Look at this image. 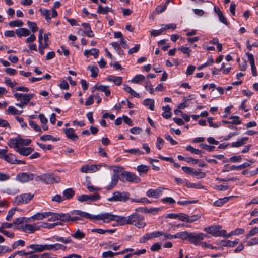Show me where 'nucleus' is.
<instances>
[{"mask_svg":"<svg viewBox=\"0 0 258 258\" xmlns=\"http://www.w3.org/2000/svg\"><path fill=\"white\" fill-rule=\"evenodd\" d=\"M31 142V140L29 139H24L21 138H15L10 139L9 142V146L14 148L16 152L20 155L27 156L30 154L33 149L31 147H25Z\"/></svg>","mask_w":258,"mask_h":258,"instance_id":"obj_1","label":"nucleus"},{"mask_svg":"<svg viewBox=\"0 0 258 258\" xmlns=\"http://www.w3.org/2000/svg\"><path fill=\"white\" fill-rule=\"evenodd\" d=\"M99 220L104 223H109L112 221H116L120 225L129 224L130 217L113 215L109 213H103L99 214Z\"/></svg>","mask_w":258,"mask_h":258,"instance_id":"obj_2","label":"nucleus"},{"mask_svg":"<svg viewBox=\"0 0 258 258\" xmlns=\"http://www.w3.org/2000/svg\"><path fill=\"white\" fill-rule=\"evenodd\" d=\"M14 96L17 101H20V103H16L15 105L23 108L30 102L31 99L34 97V94L15 93Z\"/></svg>","mask_w":258,"mask_h":258,"instance_id":"obj_3","label":"nucleus"},{"mask_svg":"<svg viewBox=\"0 0 258 258\" xmlns=\"http://www.w3.org/2000/svg\"><path fill=\"white\" fill-rule=\"evenodd\" d=\"M129 224L136 226L138 228H142L146 226V224L144 222V217L143 215L134 213L129 216Z\"/></svg>","mask_w":258,"mask_h":258,"instance_id":"obj_4","label":"nucleus"},{"mask_svg":"<svg viewBox=\"0 0 258 258\" xmlns=\"http://www.w3.org/2000/svg\"><path fill=\"white\" fill-rule=\"evenodd\" d=\"M221 228V226L214 225L205 227L204 231L214 237L224 236L226 231L225 230H220Z\"/></svg>","mask_w":258,"mask_h":258,"instance_id":"obj_5","label":"nucleus"},{"mask_svg":"<svg viewBox=\"0 0 258 258\" xmlns=\"http://www.w3.org/2000/svg\"><path fill=\"white\" fill-rule=\"evenodd\" d=\"M207 236L202 233H189L188 239L191 243L195 245H200V241L203 240Z\"/></svg>","mask_w":258,"mask_h":258,"instance_id":"obj_6","label":"nucleus"},{"mask_svg":"<svg viewBox=\"0 0 258 258\" xmlns=\"http://www.w3.org/2000/svg\"><path fill=\"white\" fill-rule=\"evenodd\" d=\"M128 199H129V195L127 192L116 191L113 193L111 197L108 198V201L111 202H125Z\"/></svg>","mask_w":258,"mask_h":258,"instance_id":"obj_7","label":"nucleus"},{"mask_svg":"<svg viewBox=\"0 0 258 258\" xmlns=\"http://www.w3.org/2000/svg\"><path fill=\"white\" fill-rule=\"evenodd\" d=\"M100 198V195L98 193H95L94 194L82 195L79 196L77 199L81 202H92L96 201Z\"/></svg>","mask_w":258,"mask_h":258,"instance_id":"obj_8","label":"nucleus"},{"mask_svg":"<svg viewBox=\"0 0 258 258\" xmlns=\"http://www.w3.org/2000/svg\"><path fill=\"white\" fill-rule=\"evenodd\" d=\"M60 182L59 176L53 173L44 174V183L46 184H52Z\"/></svg>","mask_w":258,"mask_h":258,"instance_id":"obj_9","label":"nucleus"},{"mask_svg":"<svg viewBox=\"0 0 258 258\" xmlns=\"http://www.w3.org/2000/svg\"><path fill=\"white\" fill-rule=\"evenodd\" d=\"M34 195L31 194H24L15 197L14 202L17 205L26 204L32 199Z\"/></svg>","mask_w":258,"mask_h":258,"instance_id":"obj_10","label":"nucleus"},{"mask_svg":"<svg viewBox=\"0 0 258 258\" xmlns=\"http://www.w3.org/2000/svg\"><path fill=\"white\" fill-rule=\"evenodd\" d=\"M34 176L33 173L21 172L17 175L16 180L22 183H25L33 180Z\"/></svg>","mask_w":258,"mask_h":258,"instance_id":"obj_11","label":"nucleus"},{"mask_svg":"<svg viewBox=\"0 0 258 258\" xmlns=\"http://www.w3.org/2000/svg\"><path fill=\"white\" fill-rule=\"evenodd\" d=\"M41 228L40 223H34L33 224H29L25 223L22 227L23 231L26 233H32L35 231L39 230Z\"/></svg>","mask_w":258,"mask_h":258,"instance_id":"obj_12","label":"nucleus"},{"mask_svg":"<svg viewBox=\"0 0 258 258\" xmlns=\"http://www.w3.org/2000/svg\"><path fill=\"white\" fill-rule=\"evenodd\" d=\"M71 214L72 215H77V216L82 217H85L87 219H91V220H99V218L98 216H99V214L97 215H91L89 213H88L85 212H83L80 210H74L71 212Z\"/></svg>","mask_w":258,"mask_h":258,"instance_id":"obj_13","label":"nucleus"},{"mask_svg":"<svg viewBox=\"0 0 258 258\" xmlns=\"http://www.w3.org/2000/svg\"><path fill=\"white\" fill-rule=\"evenodd\" d=\"M121 175L128 182L139 183L141 181V179L134 173L124 171Z\"/></svg>","mask_w":258,"mask_h":258,"instance_id":"obj_14","label":"nucleus"},{"mask_svg":"<svg viewBox=\"0 0 258 258\" xmlns=\"http://www.w3.org/2000/svg\"><path fill=\"white\" fill-rule=\"evenodd\" d=\"M164 188L158 187L156 189H150L146 192V196L150 198H158L162 194Z\"/></svg>","mask_w":258,"mask_h":258,"instance_id":"obj_15","label":"nucleus"},{"mask_svg":"<svg viewBox=\"0 0 258 258\" xmlns=\"http://www.w3.org/2000/svg\"><path fill=\"white\" fill-rule=\"evenodd\" d=\"M119 180V172L118 170H114L113 174L111 177V181L110 185L107 187V190H110L116 185Z\"/></svg>","mask_w":258,"mask_h":258,"instance_id":"obj_16","label":"nucleus"},{"mask_svg":"<svg viewBox=\"0 0 258 258\" xmlns=\"http://www.w3.org/2000/svg\"><path fill=\"white\" fill-rule=\"evenodd\" d=\"M66 246L59 243L54 244H44V251L45 250H57L59 249L64 250Z\"/></svg>","mask_w":258,"mask_h":258,"instance_id":"obj_17","label":"nucleus"},{"mask_svg":"<svg viewBox=\"0 0 258 258\" xmlns=\"http://www.w3.org/2000/svg\"><path fill=\"white\" fill-rule=\"evenodd\" d=\"M67 137L73 141H76L78 139V136L75 133V131L72 128L64 130Z\"/></svg>","mask_w":258,"mask_h":258,"instance_id":"obj_18","label":"nucleus"},{"mask_svg":"<svg viewBox=\"0 0 258 258\" xmlns=\"http://www.w3.org/2000/svg\"><path fill=\"white\" fill-rule=\"evenodd\" d=\"M239 242V240L238 239H235L233 241H231L230 240H221L219 241V245L222 246H227V247H233L236 245H237Z\"/></svg>","mask_w":258,"mask_h":258,"instance_id":"obj_19","label":"nucleus"},{"mask_svg":"<svg viewBox=\"0 0 258 258\" xmlns=\"http://www.w3.org/2000/svg\"><path fill=\"white\" fill-rule=\"evenodd\" d=\"M94 88L95 90H98L101 92H104L106 96H109L111 94V92L109 89L108 86L102 85L97 84L95 85Z\"/></svg>","mask_w":258,"mask_h":258,"instance_id":"obj_20","label":"nucleus"},{"mask_svg":"<svg viewBox=\"0 0 258 258\" xmlns=\"http://www.w3.org/2000/svg\"><path fill=\"white\" fill-rule=\"evenodd\" d=\"M248 59L249 61L251 67L252 74L254 76L257 75L256 69L255 66L254 59L252 54L248 53L247 54Z\"/></svg>","mask_w":258,"mask_h":258,"instance_id":"obj_21","label":"nucleus"},{"mask_svg":"<svg viewBox=\"0 0 258 258\" xmlns=\"http://www.w3.org/2000/svg\"><path fill=\"white\" fill-rule=\"evenodd\" d=\"M25 218L24 217H20L15 219L13 222V226L14 229H22V227L24 225Z\"/></svg>","mask_w":258,"mask_h":258,"instance_id":"obj_22","label":"nucleus"},{"mask_svg":"<svg viewBox=\"0 0 258 258\" xmlns=\"http://www.w3.org/2000/svg\"><path fill=\"white\" fill-rule=\"evenodd\" d=\"M84 55L86 57H89L90 56L92 55L95 58H97L99 55V50L96 48H92L90 50H85L84 52Z\"/></svg>","mask_w":258,"mask_h":258,"instance_id":"obj_23","label":"nucleus"},{"mask_svg":"<svg viewBox=\"0 0 258 258\" xmlns=\"http://www.w3.org/2000/svg\"><path fill=\"white\" fill-rule=\"evenodd\" d=\"M82 26L83 27L85 30V35L88 37H94L93 31L91 30L90 25L89 23H83Z\"/></svg>","mask_w":258,"mask_h":258,"instance_id":"obj_24","label":"nucleus"},{"mask_svg":"<svg viewBox=\"0 0 258 258\" xmlns=\"http://www.w3.org/2000/svg\"><path fill=\"white\" fill-rule=\"evenodd\" d=\"M16 34L19 37L28 36L30 34V31L26 28H21L16 30Z\"/></svg>","mask_w":258,"mask_h":258,"instance_id":"obj_25","label":"nucleus"},{"mask_svg":"<svg viewBox=\"0 0 258 258\" xmlns=\"http://www.w3.org/2000/svg\"><path fill=\"white\" fill-rule=\"evenodd\" d=\"M50 213L43 212V213H37L32 216V218L35 220H42L45 218L49 217Z\"/></svg>","mask_w":258,"mask_h":258,"instance_id":"obj_26","label":"nucleus"},{"mask_svg":"<svg viewBox=\"0 0 258 258\" xmlns=\"http://www.w3.org/2000/svg\"><path fill=\"white\" fill-rule=\"evenodd\" d=\"M233 196L226 197L223 198H220L214 202V205L220 207L226 203L229 199L233 198Z\"/></svg>","mask_w":258,"mask_h":258,"instance_id":"obj_27","label":"nucleus"},{"mask_svg":"<svg viewBox=\"0 0 258 258\" xmlns=\"http://www.w3.org/2000/svg\"><path fill=\"white\" fill-rule=\"evenodd\" d=\"M113 10L111 8L107 6L103 7L101 5H99L98 7L97 13L98 14H105L109 12L113 13Z\"/></svg>","mask_w":258,"mask_h":258,"instance_id":"obj_28","label":"nucleus"},{"mask_svg":"<svg viewBox=\"0 0 258 258\" xmlns=\"http://www.w3.org/2000/svg\"><path fill=\"white\" fill-rule=\"evenodd\" d=\"M248 137H245L242 138L238 140H237L235 142H233L231 144V147H239L244 145L246 141L248 140Z\"/></svg>","mask_w":258,"mask_h":258,"instance_id":"obj_29","label":"nucleus"},{"mask_svg":"<svg viewBox=\"0 0 258 258\" xmlns=\"http://www.w3.org/2000/svg\"><path fill=\"white\" fill-rule=\"evenodd\" d=\"M106 80L108 81L114 82L117 86L120 85L122 82V78L121 77L112 76L107 78Z\"/></svg>","mask_w":258,"mask_h":258,"instance_id":"obj_30","label":"nucleus"},{"mask_svg":"<svg viewBox=\"0 0 258 258\" xmlns=\"http://www.w3.org/2000/svg\"><path fill=\"white\" fill-rule=\"evenodd\" d=\"M27 249L30 248L32 249L34 252H42L44 251V245L39 244H31L27 246Z\"/></svg>","mask_w":258,"mask_h":258,"instance_id":"obj_31","label":"nucleus"},{"mask_svg":"<svg viewBox=\"0 0 258 258\" xmlns=\"http://www.w3.org/2000/svg\"><path fill=\"white\" fill-rule=\"evenodd\" d=\"M23 112V111H19L17 110L15 107L13 106H10L8 109L6 110L7 114H11L14 115H20Z\"/></svg>","mask_w":258,"mask_h":258,"instance_id":"obj_32","label":"nucleus"},{"mask_svg":"<svg viewBox=\"0 0 258 258\" xmlns=\"http://www.w3.org/2000/svg\"><path fill=\"white\" fill-rule=\"evenodd\" d=\"M54 240L60 241L64 244H69L73 243L72 240L68 238L59 237L57 236H54L52 238Z\"/></svg>","mask_w":258,"mask_h":258,"instance_id":"obj_33","label":"nucleus"},{"mask_svg":"<svg viewBox=\"0 0 258 258\" xmlns=\"http://www.w3.org/2000/svg\"><path fill=\"white\" fill-rule=\"evenodd\" d=\"M71 236L76 239L81 240L85 237V234L78 229L75 233L71 234Z\"/></svg>","mask_w":258,"mask_h":258,"instance_id":"obj_34","label":"nucleus"},{"mask_svg":"<svg viewBox=\"0 0 258 258\" xmlns=\"http://www.w3.org/2000/svg\"><path fill=\"white\" fill-rule=\"evenodd\" d=\"M154 100L152 99H146L143 101L144 105L149 106V108L151 110H154Z\"/></svg>","mask_w":258,"mask_h":258,"instance_id":"obj_35","label":"nucleus"},{"mask_svg":"<svg viewBox=\"0 0 258 258\" xmlns=\"http://www.w3.org/2000/svg\"><path fill=\"white\" fill-rule=\"evenodd\" d=\"M63 195L67 199H71L75 195V191L72 188H68L63 192Z\"/></svg>","mask_w":258,"mask_h":258,"instance_id":"obj_36","label":"nucleus"},{"mask_svg":"<svg viewBox=\"0 0 258 258\" xmlns=\"http://www.w3.org/2000/svg\"><path fill=\"white\" fill-rule=\"evenodd\" d=\"M3 159L8 163L14 164L16 161V156L12 154H9L6 155L5 154Z\"/></svg>","mask_w":258,"mask_h":258,"instance_id":"obj_37","label":"nucleus"},{"mask_svg":"<svg viewBox=\"0 0 258 258\" xmlns=\"http://www.w3.org/2000/svg\"><path fill=\"white\" fill-rule=\"evenodd\" d=\"M87 68L91 72V76L92 77L95 78L97 76L99 69L96 66H89Z\"/></svg>","mask_w":258,"mask_h":258,"instance_id":"obj_38","label":"nucleus"},{"mask_svg":"<svg viewBox=\"0 0 258 258\" xmlns=\"http://www.w3.org/2000/svg\"><path fill=\"white\" fill-rule=\"evenodd\" d=\"M25 245V241L22 240H19L15 241L12 245V249H16L19 248V247H23Z\"/></svg>","mask_w":258,"mask_h":258,"instance_id":"obj_39","label":"nucleus"},{"mask_svg":"<svg viewBox=\"0 0 258 258\" xmlns=\"http://www.w3.org/2000/svg\"><path fill=\"white\" fill-rule=\"evenodd\" d=\"M124 152L126 153H129L132 154L136 155L138 156L144 154V152L141 151L138 148L125 150Z\"/></svg>","mask_w":258,"mask_h":258,"instance_id":"obj_40","label":"nucleus"},{"mask_svg":"<svg viewBox=\"0 0 258 258\" xmlns=\"http://www.w3.org/2000/svg\"><path fill=\"white\" fill-rule=\"evenodd\" d=\"M47 213H50V215H49V217H50V218L48 219V221H49L59 220V219H60V214L51 212H47Z\"/></svg>","mask_w":258,"mask_h":258,"instance_id":"obj_41","label":"nucleus"},{"mask_svg":"<svg viewBox=\"0 0 258 258\" xmlns=\"http://www.w3.org/2000/svg\"><path fill=\"white\" fill-rule=\"evenodd\" d=\"M137 170L141 174V173L147 172L149 170V167L147 165L142 164L137 166Z\"/></svg>","mask_w":258,"mask_h":258,"instance_id":"obj_42","label":"nucleus"},{"mask_svg":"<svg viewBox=\"0 0 258 258\" xmlns=\"http://www.w3.org/2000/svg\"><path fill=\"white\" fill-rule=\"evenodd\" d=\"M40 140L43 141H48V140L56 141L59 140V139L54 138L51 135H44L40 137Z\"/></svg>","mask_w":258,"mask_h":258,"instance_id":"obj_43","label":"nucleus"},{"mask_svg":"<svg viewBox=\"0 0 258 258\" xmlns=\"http://www.w3.org/2000/svg\"><path fill=\"white\" fill-rule=\"evenodd\" d=\"M24 25V23L20 20L11 21L9 22V25L10 27H20Z\"/></svg>","mask_w":258,"mask_h":258,"instance_id":"obj_44","label":"nucleus"},{"mask_svg":"<svg viewBox=\"0 0 258 258\" xmlns=\"http://www.w3.org/2000/svg\"><path fill=\"white\" fill-rule=\"evenodd\" d=\"M39 11H40L41 15L45 17L46 20L47 22L50 21V20H51V18L49 16V15H50L49 11L47 9H40Z\"/></svg>","mask_w":258,"mask_h":258,"instance_id":"obj_45","label":"nucleus"},{"mask_svg":"<svg viewBox=\"0 0 258 258\" xmlns=\"http://www.w3.org/2000/svg\"><path fill=\"white\" fill-rule=\"evenodd\" d=\"M27 24L33 33H35L38 30V27L35 22L28 21Z\"/></svg>","mask_w":258,"mask_h":258,"instance_id":"obj_46","label":"nucleus"},{"mask_svg":"<svg viewBox=\"0 0 258 258\" xmlns=\"http://www.w3.org/2000/svg\"><path fill=\"white\" fill-rule=\"evenodd\" d=\"M5 192L9 195H15L19 192V189L16 187L8 188L5 189Z\"/></svg>","mask_w":258,"mask_h":258,"instance_id":"obj_47","label":"nucleus"},{"mask_svg":"<svg viewBox=\"0 0 258 258\" xmlns=\"http://www.w3.org/2000/svg\"><path fill=\"white\" fill-rule=\"evenodd\" d=\"M186 150L190 152L192 154H200L201 153V150L195 149L190 145L186 146Z\"/></svg>","mask_w":258,"mask_h":258,"instance_id":"obj_48","label":"nucleus"},{"mask_svg":"<svg viewBox=\"0 0 258 258\" xmlns=\"http://www.w3.org/2000/svg\"><path fill=\"white\" fill-rule=\"evenodd\" d=\"M258 233V227H254L250 230L248 234L245 235V239H248L250 237L253 236Z\"/></svg>","mask_w":258,"mask_h":258,"instance_id":"obj_49","label":"nucleus"},{"mask_svg":"<svg viewBox=\"0 0 258 258\" xmlns=\"http://www.w3.org/2000/svg\"><path fill=\"white\" fill-rule=\"evenodd\" d=\"M164 144V140L160 137L157 139L156 147L158 150H161L163 147Z\"/></svg>","mask_w":258,"mask_h":258,"instance_id":"obj_50","label":"nucleus"},{"mask_svg":"<svg viewBox=\"0 0 258 258\" xmlns=\"http://www.w3.org/2000/svg\"><path fill=\"white\" fill-rule=\"evenodd\" d=\"M218 17L219 20L220 22L223 23V24L227 25H228V22L226 19V18L223 15L222 12L220 9H218Z\"/></svg>","mask_w":258,"mask_h":258,"instance_id":"obj_51","label":"nucleus"},{"mask_svg":"<svg viewBox=\"0 0 258 258\" xmlns=\"http://www.w3.org/2000/svg\"><path fill=\"white\" fill-rule=\"evenodd\" d=\"M188 232L187 231H183L177 233V238H181L182 240H186L188 239Z\"/></svg>","mask_w":258,"mask_h":258,"instance_id":"obj_52","label":"nucleus"},{"mask_svg":"<svg viewBox=\"0 0 258 258\" xmlns=\"http://www.w3.org/2000/svg\"><path fill=\"white\" fill-rule=\"evenodd\" d=\"M145 79V77L143 75L140 74L135 76V77L132 80V82L138 83L141 81H143Z\"/></svg>","mask_w":258,"mask_h":258,"instance_id":"obj_53","label":"nucleus"},{"mask_svg":"<svg viewBox=\"0 0 258 258\" xmlns=\"http://www.w3.org/2000/svg\"><path fill=\"white\" fill-rule=\"evenodd\" d=\"M29 125L36 132H41V129L40 127V126L36 124L34 121H29Z\"/></svg>","mask_w":258,"mask_h":258,"instance_id":"obj_54","label":"nucleus"},{"mask_svg":"<svg viewBox=\"0 0 258 258\" xmlns=\"http://www.w3.org/2000/svg\"><path fill=\"white\" fill-rule=\"evenodd\" d=\"M150 239H151L150 233H146L145 235H144L141 238L140 240V243H144Z\"/></svg>","mask_w":258,"mask_h":258,"instance_id":"obj_55","label":"nucleus"},{"mask_svg":"<svg viewBox=\"0 0 258 258\" xmlns=\"http://www.w3.org/2000/svg\"><path fill=\"white\" fill-rule=\"evenodd\" d=\"M160 210V208H154L148 209L146 208H145L143 211L146 213H151L156 214Z\"/></svg>","mask_w":258,"mask_h":258,"instance_id":"obj_56","label":"nucleus"},{"mask_svg":"<svg viewBox=\"0 0 258 258\" xmlns=\"http://www.w3.org/2000/svg\"><path fill=\"white\" fill-rule=\"evenodd\" d=\"M201 218L199 215H194L192 216H188V223H192L197 221Z\"/></svg>","mask_w":258,"mask_h":258,"instance_id":"obj_57","label":"nucleus"},{"mask_svg":"<svg viewBox=\"0 0 258 258\" xmlns=\"http://www.w3.org/2000/svg\"><path fill=\"white\" fill-rule=\"evenodd\" d=\"M41 227L48 228V229H51L54 228L55 226H57L56 223L49 224L45 222H40Z\"/></svg>","mask_w":258,"mask_h":258,"instance_id":"obj_58","label":"nucleus"},{"mask_svg":"<svg viewBox=\"0 0 258 258\" xmlns=\"http://www.w3.org/2000/svg\"><path fill=\"white\" fill-rule=\"evenodd\" d=\"M192 174L196 176L198 178H204L206 176V174L204 172L197 171L194 169H193V172H192Z\"/></svg>","mask_w":258,"mask_h":258,"instance_id":"obj_59","label":"nucleus"},{"mask_svg":"<svg viewBox=\"0 0 258 258\" xmlns=\"http://www.w3.org/2000/svg\"><path fill=\"white\" fill-rule=\"evenodd\" d=\"M115 255H117V254H116V253H114L111 251H108L104 252L102 253V257L103 258L112 257Z\"/></svg>","mask_w":258,"mask_h":258,"instance_id":"obj_60","label":"nucleus"},{"mask_svg":"<svg viewBox=\"0 0 258 258\" xmlns=\"http://www.w3.org/2000/svg\"><path fill=\"white\" fill-rule=\"evenodd\" d=\"M145 87L146 90H149L151 94H153L154 92V89L153 88V86L150 81H147L146 82V85H145Z\"/></svg>","mask_w":258,"mask_h":258,"instance_id":"obj_61","label":"nucleus"},{"mask_svg":"<svg viewBox=\"0 0 258 258\" xmlns=\"http://www.w3.org/2000/svg\"><path fill=\"white\" fill-rule=\"evenodd\" d=\"M60 217L59 220L65 222L70 221L71 216L69 214H60Z\"/></svg>","mask_w":258,"mask_h":258,"instance_id":"obj_62","label":"nucleus"},{"mask_svg":"<svg viewBox=\"0 0 258 258\" xmlns=\"http://www.w3.org/2000/svg\"><path fill=\"white\" fill-rule=\"evenodd\" d=\"M10 179V176L7 173L0 172V181H6Z\"/></svg>","mask_w":258,"mask_h":258,"instance_id":"obj_63","label":"nucleus"},{"mask_svg":"<svg viewBox=\"0 0 258 258\" xmlns=\"http://www.w3.org/2000/svg\"><path fill=\"white\" fill-rule=\"evenodd\" d=\"M16 209H11L8 211V214L6 216V219L7 221H10L13 216L14 215V213H15Z\"/></svg>","mask_w":258,"mask_h":258,"instance_id":"obj_64","label":"nucleus"}]
</instances>
